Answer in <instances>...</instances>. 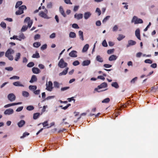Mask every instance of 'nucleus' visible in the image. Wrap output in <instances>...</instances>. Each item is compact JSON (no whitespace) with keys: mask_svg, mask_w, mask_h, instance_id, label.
<instances>
[{"mask_svg":"<svg viewBox=\"0 0 158 158\" xmlns=\"http://www.w3.org/2000/svg\"><path fill=\"white\" fill-rule=\"evenodd\" d=\"M15 51L12 49L9 48L6 52L5 56L10 60H12L14 59L13 56L11 55L14 53Z\"/></svg>","mask_w":158,"mask_h":158,"instance_id":"obj_1","label":"nucleus"},{"mask_svg":"<svg viewBox=\"0 0 158 158\" xmlns=\"http://www.w3.org/2000/svg\"><path fill=\"white\" fill-rule=\"evenodd\" d=\"M26 9L27 7L25 6H21L19 7V10L16 12L15 14L17 15H21L23 13V10H26Z\"/></svg>","mask_w":158,"mask_h":158,"instance_id":"obj_2","label":"nucleus"},{"mask_svg":"<svg viewBox=\"0 0 158 158\" xmlns=\"http://www.w3.org/2000/svg\"><path fill=\"white\" fill-rule=\"evenodd\" d=\"M134 22L135 24L142 23L143 21L141 19L138 18L136 16H134L131 20V23Z\"/></svg>","mask_w":158,"mask_h":158,"instance_id":"obj_3","label":"nucleus"},{"mask_svg":"<svg viewBox=\"0 0 158 158\" xmlns=\"http://www.w3.org/2000/svg\"><path fill=\"white\" fill-rule=\"evenodd\" d=\"M58 65L60 68H64L67 67L68 65V64L64 62L63 59L62 58L59 61L58 64Z\"/></svg>","mask_w":158,"mask_h":158,"instance_id":"obj_4","label":"nucleus"},{"mask_svg":"<svg viewBox=\"0 0 158 158\" xmlns=\"http://www.w3.org/2000/svg\"><path fill=\"white\" fill-rule=\"evenodd\" d=\"M44 12H45V13L43 11H41L39 13V15L40 17H41L42 18H44V19H49V18L48 17L47 14L48 13L47 10L46 9H45L44 10Z\"/></svg>","mask_w":158,"mask_h":158,"instance_id":"obj_5","label":"nucleus"},{"mask_svg":"<svg viewBox=\"0 0 158 158\" xmlns=\"http://www.w3.org/2000/svg\"><path fill=\"white\" fill-rule=\"evenodd\" d=\"M107 84L106 82H103L100 85H98L97 88H95L94 89V90L95 91H97L98 92H100L101 91H98V89H102L103 88H105L107 87Z\"/></svg>","mask_w":158,"mask_h":158,"instance_id":"obj_6","label":"nucleus"},{"mask_svg":"<svg viewBox=\"0 0 158 158\" xmlns=\"http://www.w3.org/2000/svg\"><path fill=\"white\" fill-rule=\"evenodd\" d=\"M46 85V89L47 90L49 91H51L53 89L52 83L51 81H49L48 82V85L47 83Z\"/></svg>","mask_w":158,"mask_h":158,"instance_id":"obj_7","label":"nucleus"},{"mask_svg":"<svg viewBox=\"0 0 158 158\" xmlns=\"http://www.w3.org/2000/svg\"><path fill=\"white\" fill-rule=\"evenodd\" d=\"M8 98L9 100L12 102L15 100L16 97L13 94L10 93L8 95Z\"/></svg>","mask_w":158,"mask_h":158,"instance_id":"obj_8","label":"nucleus"},{"mask_svg":"<svg viewBox=\"0 0 158 158\" xmlns=\"http://www.w3.org/2000/svg\"><path fill=\"white\" fill-rule=\"evenodd\" d=\"M14 113V110L12 109H6L4 112V114L6 115H10Z\"/></svg>","mask_w":158,"mask_h":158,"instance_id":"obj_9","label":"nucleus"},{"mask_svg":"<svg viewBox=\"0 0 158 158\" xmlns=\"http://www.w3.org/2000/svg\"><path fill=\"white\" fill-rule=\"evenodd\" d=\"M77 53L76 51L73 50L69 53V55L72 57H76L77 56Z\"/></svg>","mask_w":158,"mask_h":158,"instance_id":"obj_10","label":"nucleus"},{"mask_svg":"<svg viewBox=\"0 0 158 158\" xmlns=\"http://www.w3.org/2000/svg\"><path fill=\"white\" fill-rule=\"evenodd\" d=\"M128 44L127 45V47L128 48L130 46L134 45L136 44V42L132 40H129L128 42Z\"/></svg>","mask_w":158,"mask_h":158,"instance_id":"obj_11","label":"nucleus"},{"mask_svg":"<svg viewBox=\"0 0 158 158\" xmlns=\"http://www.w3.org/2000/svg\"><path fill=\"white\" fill-rule=\"evenodd\" d=\"M135 35L139 40H141L140 30L139 28L137 29L135 31Z\"/></svg>","mask_w":158,"mask_h":158,"instance_id":"obj_12","label":"nucleus"},{"mask_svg":"<svg viewBox=\"0 0 158 158\" xmlns=\"http://www.w3.org/2000/svg\"><path fill=\"white\" fill-rule=\"evenodd\" d=\"M22 103L21 102H19L17 103H12L6 105H5L4 106V107L5 108H7L12 106L21 104H22Z\"/></svg>","mask_w":158,"mask_h":158,"instance_id":"obj_13","label":"nucleus"},{"mask_svg":"<svg viewBox=\"0 0 158 158\" xmlns=\"http://www.w3.org/2000/svg\"><path fill=\"white\" fill-rule=\"evenodd\" d=\"M25 124V121L23 120H21L18 123L17 125L19 127H23Z\"/></svg>","mask_w":158,"mask_h":158,"instance_id":"obj_14","label":"nucleus"},{"mask_svg":"<svg viewBox=\"0 0 158 158\" xmlns=\"http://www.w3.org/2000/svg\"><path fill=\"white\" fill-rule=\"evenodd\" d=\"M83 14H76L74 15V18L77 20L81 19L83 18Z\"/></svg>","mask_w":158,"mask_h":158,"instance_id":"obj_15","label":"nucleus"},{"mask_svg":"<svg viewBox=\"0 0 158 158\" xmlns=\"http://www.w3.org/2000/svg\"><path fill=\"white\" fill-rule=\"evenodd\" d=\"M59 11L63 17H66V15L64 12L63 8L61 6H60L59 7Z\"/></svg>","mask_w":158,"mask_h":158,"instance_id":"obj_16","label":"nucleus"},{"mask_svg":"<svg viewBox=\"0 0 158 158\" xmlns=\"http://www.w3.org/2000/svg\"><path fill=\"white\" fill-rule=\"evenodd\" d=\"M69 69L68 67L66 68L64 70L59 74V76H61L65 75L67 73Z\"/></svg>","mask_w":158,"mask_h":158,"instance_id":"obj_17","label":"nucleus"},{"mask_svg":"<svg viewBox=\"0 0 158 158\" xmlns=\"http://www.w3.org/2000/svg\"><path fill=\"white\" fill-rule=\"evenodd\" d=\"M33 73L35 74H38L40 72V70L37 68L33 67L32 69Z\"/></svg>","mask_w":158,"mask_h":158,"instance_id":"obj_18","label":"nucleus"},{"mask_svg":"<svg viewBox=\"0 0 158 158\" xmlns=\"http://www.w3.org/2000/svg\"><path fill=\"white\" fill-rule=\"evenodd\" d=\"M91 13L89 12H85L84 14V18L85 19H87L91 15Z\"/></svg>","mask_w":158,"mask_h":158,"instance_id":"obj_19","label":"nucleus"},{"mask_svg":"<svg viewBox=\"0 0 158 158\" xmlns=\"http://www.w3.org/2000/svg\"><path fill=\"white\" fill-rule=\"evenodd\" d=\"M37 81V78L36 76L35 75H33L29 82L31 83H32L36 81Z\"/></svg>","mask_w":158,"mask_h":158,"instance_id":"obj_20","label":"nucleus"},{"mask_svg":"<svg viewBox=\"0 0 158 158\" xmlns=\"http://www.w3.org/2000/svg\"><path fill=\"white\" fill-rule=\"evenodd\" d=\"M90 63L89 60H86L84 61L82 63V65L83 66L88 65Z\"/></svg>","mask_w":158,"mask_h":158,"instance_id":"obj_21","label":"nucleus"},{"mask_svg":"<svg viewBox=\"0 0 158 158\" xmlns=\"http://www.w3.org/2000/svg\"><path fill=\"white\" fill-rule=\"evenodd\" d=\"M13 85L15 86H20L21 87H24V86L23 84H21L19 81H16L13 82Z\"/></svg>","mask_w":158,"mask_h":158,"instance_id":"obj_22","label":"nucleus"},{"mask_svg":"<svg viewBox=\"0 0 158 158\" xmlns=\"http://www.w3.org/2000/svg\"><path fill=\"white\" fill-rule=\"evenodd\" d=\"M89 47V45L88 44H85L82 50L83 52H86L88 49Z\"/></svg>","mask_w":158,"mask_h":158,"instance_id":"obj_23","label":"nucleus"},{"mask_svg":"<svg viewBox=\"0 0 158 158\" xmlns=\"http://www.w3.org/2000/svg\"><path fill=\"white\" fill-rule=\"evenodd\" d=\"M21 54L20 53H17L16 54L15 60L16 61H18L20 58Z\"/></svg>","mask_w":158,"mask_h":158,"instance_id":"obj_24","label":"nucleus"},{"mask_svg":"<svg viewBox=\"0 0 158 158\" xmlns=\"http://www.w3.org/2000/svg\"><path fill=\"white\" fill-rule=\"evenodd\" d=\"M79 35L80 37V38L82 41L84 40L83 32L81 31H78Z\"/></svg>","mask_w":158,"mask_h":158,"instance_id":"obj_25","label":"nucleus"},{"mask_svg":"<svg viewBox=\"0 0 158 158\" xmlns=\"http://www.w3.org/2000/svg\"><path fill=\"white\" fill-rule=\"evenodd\" d=\"M32 57L33 58H38L40 57V55L39 53L37 52H36L33 55Z\"/></svg>","mask_w":158,"mask_h":158,"instance_id":"obj_26","label":"nucleus"},{"mask_svg":"<svg viewBox=\"0 0 158 158\" xmlns=\"http://www.w3.org/2000/svg\"><path fill=\"white\" fill-rule=\"evenodd\" d=\"M96 60L100 62H102L103 61V60L102 57H101L99 55L97 56Z\"/></svg>","mask_w":158,"mask_h":158,"instance_id":"obj_27","label":"nucleus"},{"mask_svg":"<svg viewBox=\"0 0 158 158\" xmlns=\"http://www.w3.org/2000/svg\"><path fill=\"white\" fill-rule=\"evenodd\" d=\"M116 59L117 57L116 56L114 55H112L109 57V60L110 61H111L115 60Z\"/></svg>","mask_w":158,"mask_h":158,"instance_id":"obj_28","label":"nucleus"},{"mask_svg":"<svg viewBox=\"0 0 158 158\" xmlns=\"http://www.w3.org/2000/svg\"><path fill=\"white\" fill-rule=\"evenodd\" d=\"M112 86L114 87L115 88L118 89L119 88V86L117 82H113L111 84Z\"/></svg>","mask_w":158,"mask_h":158,"instance_id":"obj_29","label":"nucleus"},{"mask_svg":"<svg viewBox=\"0 0 158 158\" xmlns=\"http://www.w3.org/2000/svg\"><path fill=\"white\" fill-rule=\"evenodd\" d=\"M18 40L19 41L21 40L22 39H24L25 38V37L23 33L21 34L18 37Z\"/></svg>","mask_w":158,"mask_h":158,"instance_id":"obj_30","label":"nucleus"},{"mask_svg":"<svg viewBox=\"0 0 158 158\" xmlns=\"http://www.w3.org/2000/svg\"><path fill=\"white\" fill-rule=\"evenodd\" d=\"M29 88L30 89L33 90L34 91L36 89L37 86L35 85H30L29 86Z\"/></svg>","mask_w":158,"mask_h":158,"instance_id":"obj_31","label":"nucleus"},{"mask_svg":"<svg viewBox=\"0 0 158 158\" xmlns=\"http://www.w3.org/2000/svg\"><path fill=\"white\" fill-rule=\"evenodd\" d=\"M69 37L72 38H75L76 37V34L75 33L71 32L69 35Z\"/></svg>","mask_w":158,"mask_h":158,"instance_id":"obj_32","label":"nucleus"},{"mask_svg":"<svg viewBox=\"0 0 158 158\" xmlns=\"http://www.w3.org/2000/svg\"><path fill=\"white\" fill-rule=\"evenodd\" d=\"M54 87L57 88H60V84L57 82L55 81L54 82Z\"/></svg>","mask_w":158,"mask_h":158,"instance_id":"obj_33","label":"nucleus"},{"mask_svg":"<svg viewBox=\"0 0 158 158\" xmlns=\"http://www.w3.org/2000/svg\"><path fill=\"white\" fill-rule=\"evenodd\" d=\"M41 45V44L39 42H36L33 44V46L35 48H38Z\"/></svg>","mask_w":158,"mask_h":158,"instance_id":"obj_34","label":"nucleus"},{"mask_svg":"<svg viewBox=\"0 0 158 158\" xmlns=\"http://www.w3.org/2000/svg\"><path fill=\"white\" fill-rule=\"evenodd\" d=\"M125 37V36L123 35L120 34L118 35V36L117 39L118 41H120L124 39Z\"/></svg>","mask_w":158,"mask_h":158,"instance_id":"obj_35","label":"nucleus"},{"mask_svg":"<svg viewBox=\"0 0 158 158\" xmlns=\"http://www.w3.org/2000/svg\"><path fill=\"white\" fill-rule=\"evenodd\" d=\"M22 94L23 96L24 97H27L29 96V94L27 91H23Z\"/></svg>","mask_w":158,"mask_h":158,"instance_id":"obj_36","label":"nucleus"},{"mask_svg":"<svg viewBox=\"0 0 158 158\" xmlns=\"http://www.w3.org/2000/svg\"><path fill=\"white\" fill-rule=\"evenodd\" d=\"M40 114L39 113H37L34 114L33 118L34 119H37L39 116Z\"/></svg>","mask_w":158,"mask_h":158,"instance_id":"obj_37","label":"nucleus"},{"mask_svg":"<svg viewBox=\"0 0 158 158\" xmlns=\"http://www.w3.org/2000/svg\"><path fill=\"white\" fill-rule=\"evenodd\" d=\"M34 109V107L33 106L30 105L27 106L26 109L27 110L29 111H31Z\"/></svg>","mask_w":158,"mask_h":158,"instance_id":"obj_38","label":"nucleus"},{"mask_svg":"<svg viewBox=\"0 0 158 158\" xmlns=\"http://www.w3.org/2000/svg\"><path fill=\"white\" fill-rule=\"evenodd\" d=\"M23 3V2L21 1H18L17 2L15 6V7L17 8L19 7V6L21 5Z\"/></svg>","mask_w":158,"mask_h":158,"instance_id":"obj_39","label":"nucleus"},{"mask_svg":"<svg viewBox=\"0 0 158 158\" xmlns=\"http://www.w3.org/2000/svg\"><path fill=\"white\" fill-rule=\"evenodd\" d=\"M0 26L3 28L5 29L6 27V23L3 22H2L0 24Z\"/></svg>","mask_w":158,"mask_h":158,"instance_id":"obj_40","label":"nucleus"},{"mask_svg":"<svg viewBox=\"0 0 158 158\" xmlns=\"http://www.w3.org/2000/svg\"><path fill=\"white\" fill-rule=\"evenodd\" d=\"M29 133L27 132H25L23 133V136H21L20 137L21 139H23L26 136H28L29 135Z\"/></svg>","mask_w":158,"mask_h":158,"instance_id":"obj_41","label":"nucleus"},{"mask_svg":"<svg viewBox=\"0 0 158 158\" xmlns=\"http://www.w3.org/2000/svg\"><path fill=\"white\" fill-rule=\"evenodd\" d=\"M34 65V63L33 62H30L27 64V66L28 67H31Z\"/></svg>","mask_w":158,"mask_h":158,"instance_id":"obj_42","label":"nucleus"},{"mask_svg":"<svg viewBox=\"0 0 158 158\" xmlns=\"http://www.w3.org/2000/svg\"><path fill=\"white\" fill-rule=\"evenodd\" d=\"M110 101V99L109 98H107L104 99L102 101V103H108Z\"/></svg>","mask_w":158,"mask_h":158,"instance_id":"obj_43","label":"nucleus"},{"mask_svg":"<svg viewBox=\"0 0 158 158\" xmlns=\"http://www.w3.org/2000/svg\"><path fill=\"white\" fill-rule=\"evenodd\" d=\"M28 28V27L27 26H23L21 29L22 31H26Z\"/></svg>","mask_w":158,"mask_h":158,"instance_id":"obj_44","label":"nucleus"},{"mask_svg":"<svg viewBox=\"0 0 158 158\" xmlns=\"http://www.w3.org/2000/svg\"><path fill=\"white\" fill-rule=\"evenodd\" d=\"M110 18V16H106L104 19H103L102 21V23H105Z\"/></svg>","mask_w":158,"mask_h":158,"instance_id":"obj_45","label":"nucleus"},{"mask_svg":"<svg viewBox=\"0 0 158 158\" xmlns=\"http://www.w3.org/2000/svg\"><path fill=\"white\" fill-rule=\"evenodd\" d=\"M52 2H48L47 5V7L48 8H51L52 7Z\"/></svg>","mask_w":158,"mask_h":158,"instance_id":"obj_46","label":"nucleus"},{"mask_svg":"<svg viewBox=\"0 0 158 158\" xmlns=\"http://www.w3.org/2000/svg\"><path fill=\"white\" fill-rule=\"evenodd\" d=\"M19 77H18L17 76H13L10 78V80H12V79L19 80Z\"/></svg>","mask_w":158,"mask_h":158,"instance_id":"obj_47","label":"nucleus"},{"mask_svg":"<svg viewBox=\"0 0 158 158\" xmlns=\"http://www.w3.org/2000/svg\"><path fill=\"white\" fill-rule=\"evenodd\" d=\"M144 62L146 63H148L150 64H151L152 63V61L149 59L145 60L144 61Z\"/></svg>","mask_w":158,"mask_h":158,"instance_id":"obj_48","label":"nucleus"},{"mask_svg":"<svg viewBox=\"0 0 158 158\" xmlns=\"http://www.w3.org/2000/svg\"><path fill=\"white\" fill-rule=\"evenodd\" d=\"M118 27L117 25H115L112 28V31H115L118 30Z\"/></svg>","mask_w":158,"mask_h":158,"instance_id":"obj_49","label":"nucleus"},{"mask_svg":"<svg viewBox=\"0 0 158 158\" xmlns=\"http://www.w3.org/2000/svg\"><path fill=\"white\" fill-rule=\"evenodd\" d=\"M80 64L79 61L78 60H75L73 63V64L74 66H77L79 65Z\"/></svg>","mask_w":158,"mask_h":158,"instance_id":"obj_50","label":"nucleus"},{"mask_svg":"<svg viewBox=\"0 0 158 158\" xmlns=\"http://www.w3.org/2000/svg\"><path fill=\"white\" fill-rule=\"evenodd\" d=\"M72 27L73 28L76 29H78L79 28V27L78 25L76 23L73 24L72 25Z\"/></svg>","mask_w":158,"mask_h":158,"instance_id":"obj_51","label":"nucleus"},{"mask_svg":"<svg viewBox=\"0 0 158 158\" xmlns=\"http://www.w3.org/2000/svg\"><path fill=\"white\" fill-rule=\"evenodd\" d=\"M5 69L7 71H11L13 70V69L11 67H6L5 68Z\"/></svg>","mask_w":158,"mask_h":158,"instance_id":"obj_52","label":"nucleus"},{"mask_svg":"<svg viewBox=\"0 0 158 158\" xmlns=\"http://www.w3.org/2000/svg\"><path fill=\"white\" fill-rule=\"evenodd\" d=\"M102 45L103 46L105 47H106L107 46V44L106 40H104L102 43Z\"/></svg>","mask_w":158,"mask_h":158,"instance_id":"obj_53","label":"nucleus"},{"mask_svg":"<svg viewBox=\"0 0 158 158\" xmlns=\"http://www.w3.org/2000/svg\"><path fill=\"white\" fill-rule=\"evenodd\" d=\"M23 109V106H21L17 108V109L16 110V111L17 112H20Z\"/></svg>","mask_w":158,"mask_h":158,"instance_id":"obj_54","label":"nucleus"},{"mask_svg":"<svg viewBox=\"0 0 158 158\" xmlns=\"http://www.w3.org/2000/svg\"><path fill=\"white\" fill-rule=\"evenodd\" d=\"M114 51V49L108 50L107 51V53L108 54H111Z\"/></svg>","mask_w":158,"mask_h":158,"instance_id":"obj_55","label":"nucleus"},{"mask_svg":"<svg viewBox=\"0 0 158 158\" xmlns=\"http://www.w3.org/2000/svg\"><path fill=\"white\" fill-rule=\"evenodd\" d=\"M47 47V45L46 44H44L41 47V49L42 50H44L46 49Z\"/></svg>","mask_w":158,"mask_h":158,"instance_id":"obj_56","label":"nucleus"},{"mask_svg":"<svg viewBox=\"0 0 158 158\" xmlns=\"http://www.w3.org/2000/svg\"><path fill=\"white\" fill-rule=\"evenodd\" d=\"M96 12L98 13V15L99 16L101 14V11L100 9L98 8H97L96 9Z\"/></svg>","mask_w":158,"mask_h":158,"instance_id":"obj_57","label":"nucleus"},{"mask_svg":"<svg viewBox=\"0 0 158 158\" xmlns=\"http://www.w3.org/2000/svg\"><path fill=\"white\" fill-rule=\"evenodd\" d=\"M32 21H29L28 22V27H29V28H30L31 27V25L32 24Z\"/></svg>","mask_w":158,"mask_h":158,"instance_id":"obj_58","label":"nucleus"},{"mask_svg":"<svg viewBox=\"0 0 158 158\" xmlns=\"http://www.w3.org/2000/svg\"><path fill=\"white\" fill-rule=\"evenodd\" d=\"M40 35L39 34H37L34 37L35 40H36L37 39H40Z\"/></svg>","mask_w":158,"mask_h":158,"instance_id":"obj_59","label":"nucleus"},{"mask_svg":"<svg viewBox=\"0 0 158 158\" xmlns=\"http://www.w3.org/2000/svg\"><path fill=\"white\" fill-rule=\"evenodd\" d=\"M69 88V87H65L61 88V91H64Z\"/></svg>","mask_w":158,"mask_h":158,"instance_id":"obj_60","label":"nucleus"},{"mask_svg":"<svg viewBox=\"0 0 158 158\" xmlns=\"http://www.w3.org/2000/svg\"><path fill=\"white\" fill-rule=\"evenodd\" d=\"M103 66L106 68H110L112 66V65L109 64H104Z\"/></svg>","mask_w":158,"mask_h":158,"instance_id":"obj_61","label":"nucleus"},{"mask_svg":"<svg viewBox=\"0 0 158 158\" xmlns=\"http://www.w3.org/2000/svg\"><path fill=\"white\" fill-rule=\"evenodd\" d=\"M56 36V34L55 33H52L50 36V38L51 39L54 38Z\"/></svg>","mask_w":158,"mask_h":158,"instance_id":"obj_62","label":"nucleus"},{"mask_svg":"<svg viewBox=\"0 0 158 158\" xmlns=\"http://www.w3.org/2000/svg\"><path fill=\"white\" fill-rule=\"evenodd\" d=\"M31 21L30 18L29 17H26L24 20V22L25 23L28 22V21Z\"/></svg>","mask_w":158,"mask_h":158,"instance_id":"obj_63","label":"nucleus"},{"mask_svg":"<svg viewBox=\"0 0 158 158\" xmlns=\"http://www.w3.org/2000/svg\"><path fill=\"white\" fill-rule=\"evenodd\" d=\"M101 22L99 20L96 21V24L97 26H100L101 25Z\"/></svg>","mask_w":158,"mask_h":158,"instance_id":"obj_64","label":"nucleus"}]
</instances>
